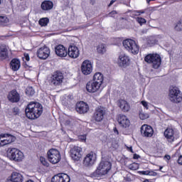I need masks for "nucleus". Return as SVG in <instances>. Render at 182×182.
I'll use <instances>...</instances> for the list:
<instances>
[{"mask_svg": "<svg viewBox=\"0 0 182 182\" xmlns=\"http://www.w3.org/2000/svg\"><path fill=\"white\" fill-rule=\"evenodd\" d=\"M26 95L28 97H32L34 95V89L32 87H27L26 88Z\"/></svg>", "mask_w": 182, "mask_h": 182, "instance_id": "nucleus-33", "label": "nucleus"}, {"mask_svg": "<svg viewBox=\"0 0 182 182\" xmlns=\"http://www.w3.org/2000/svg\"><path fill=\"white\" fill-rule=\"evenodd\" d=\"M39 161H41V164H42V165H43L44 166H50V164L46 160L44 157L41 156V158H39Z\"/></svg>", "mask_w": 182, "mask_h": 182, "instance_id": "nucleus-35", "label": "nucleus"}, {"mask_svg": "<svg viewBox=\"0 0 182 182\" xmlns=\"http://www.w3.org/2000/svg\"><path fill=\"white\" fill-rule=\"evenodd\" d=\"M26 117L31 120L38 119L43 112L42 105L37 102H31L25 109Z\"/></svg>", "mask_w": 182, "mask_h": 182, "instance_id": "nucleus-1", "label": "nucleus"}, {"mask_svg": "<svg viewBox=\"0 0 182 182\" xmlns=\"http://www.w3.org/2000/svg\"><path fill=\"white\" fill-rule=\"evenodd\" d=\"M10 66L12 69H19L21 68V60L18 58H13L10 63Z\"/></svg>", "mask_w": 182, "mask_h": 182, "instance_id": "nucleus-29", "label": "nucleus"}, {"mask_svg": "<svg viewBox=\"0 0 182 182\" xmlns=\"http://www.w3.org/2000/svg\"><path fill=\"white\" fill-rule=\"evenodd\" d=\"M178 164L182 166V156H178Z\"/></svg>", "mask_w": 182, "mask_h": 182, "instance_id": "nucleus-48", "label": "nucleus"}, {"mask_svg": "<svg viewBox=\"0 0 182 182\" xmlns=\"http://www.w3.org/2000/svg\"><path fill=\"white\" fill-rule=\"evenodd\" d=\"M112 164L109 161H101L98 164L97 168L93 172V176L101 177L109 173L111 170Z\"/></svg>", "mask_w": 182, "mask_h": 182, "instance_id": "nucleus-3", "label": "nucleus"}, {"mask_svg": "<svg viewBox=\"0 0 182 182\" xmlns=\"http://www.w3.org/2000/svg\"><path fill=\"white\" fill-rule=\"evenodd\" d=\"M114 2H116V0H112V1L109 2L108 6H109V7L112 6V4H114Z\"/></svg>", "mask_w": 182, "mask_h": 182, "instance_id": "nucleus-51", "label": "nucleus"}, {"mask_svg": "<svg viewBox=\"0 0 182 182\" xmlns=\"http://www.w3.org/2000/svg\"><path fill=\"white\" fill-rule=\"evenodd\" d=\"M106 116V108L102 106H98L95 109V112L92 114V121L95 123H101L104 121Z\"/></svg>", "mask_w": 182, "mask_h": 182, "instance_id": "nucleus-7", "label": "nucleus"}, {"mask_svg": "<svg viewBox=\"0 0 182 182\" xmlns=\"http://www.w3.org/2000/svg\"><path fill=\"white\" fill-rule=\"evenodd\" d=\"M41 8L42 11H50V9H53V1L45 0L41 3Z\"/></svg>", "mask_w": 182, "mask_h": 182, "instance_id": "nucleus-26", "label": "nucleus"}, {"mask_svg": "<svg viewBox=\"0 0 182 182\" xmlns=\"http://www.w3.org/2000/svg\"><path fill=\"white\" fill-rule=\"evenodd\" d=\"M96 153L91 151L88 154H87L86 156H85V159H83V165L86 167L92 166L93 164L96 162V160L97 159Z\"/></svg>", "mask_w": 182, "mask_h": 182, "instance_id": "nucleus-11", "label": "nucleus"}, {"mask_svg": "<svg viewBox=\"0 0 182 182\" xmlns=\"http://www.w3.org/2000/svg\"><path fill=\"white\" fill-rule=\"evenodd\" d=\"M117 122L119 127L122 128H127L130 127V120L124 114H119L117 116Z\"/></svg>", "mask_w": 182, "mask_h": 182, "instance_id": "nucleus-20", "label": "nucleus"}, {"mask_svg": "<svg viewBox=\"0 0 182 182\" xmlns=\"http://www.w3.org/2000/svg\"><path fill=\"white\" fill-rule=\"evenodd\" d=\"M20 1H23V0H20Z\"/></svg>", "mask_w": 182, "mask_h": 182, "instance_id": "nucleus-61", "label": "nucleus"}, {"mask_svg": "<svg viewBox=\"0 0 182 182\" xmlns=\"http://www.w3.org/2000/svg\"><path fill=\"white\" fill-rule=\"evenodd\" d=\"M109 16L112 18H114V15H117V11H112L109 14Z\"/></svg>", "mask_w": 182, "mask_h": 182, "instance_id": "nucleus-46", "label": "nucleus"}, {"mask_svg": "<svg viewBox=\"0 0 182 182\" xmlns=\"http://www.w3.org/2000/svg\"><path fill=\"white\" fill-rule=\"evenodd\" d=\"M146 1H147L148 3H150V2H151V1H153V0H146Z\"/></svg>", "mask_w": 182, "mask_h": 182, "instance_id": "nucleus-57", "label": "nucleus"}, {"mask_svg": "<svg viewBox=\"0 0 182 182\" xmlns=\"http://www.w3.org/2000/svg\"><path fill=\"white\" fill-rule=\"evenodd\" d=\"M139 117L141 120H146L147 118H149V116L147 115V114L140 113L139 114Z\"/></svg>", "mask_w": 182, "mask_h": 182, "instance_id": "nucleus-40", "label": "nucleus"}, {"mask_svg": "<svg viewBox=\"0 0 182 182\" xmlns=\"http://www.w3.org/2000/svg\"><path fill=\"white\" fill-rule=\"evenodd\" d=\"M9 22V18L6 16H0V25H6Z\"/></svg>", "mask_w": 182, "mask_h": 182, "instance_id": "nucleus-34", "label": "nucleus"}, {"mask_svg": "<svg viewBox=\"0 0 182 182\" xmlns=\"http://www.w3.org/2000/svg\"><path fill=\"white\" fill-rule=\"evenodd\" d=\"M23 56H24V58H25V60H26V62H29V60H30V59H31V58L29 57V54L25 53L23 54Z\"/></svg>", "mask_w": 182, "mask_h": 182, "instance_id": "nucleus-45", "label": "nucleus"}, {"mask_svg": "<svg viewBox=\"0 0 182 182\" xmlns=\"http://www.w3.org/2000/svg\"><path fill=\"white\" fill-rule=\"evenodd\" d=\"M38 23L40 26H48V23H49V18L47 17L42 18L39 20Z\"/></svg>", "mask_w": 182, "mask_h": 182, "instance_id": "nucleus-32", "label": "nucleus"}, {"mask_svg": "<svg viewBox=\"0 0 182 182\" xmlns=\"http://www.w3.org/2000/svg\"><path fill=\"white\" fill-rule=\"evenodd\" d=\"M141 135L146 138L152 137L154 135L153 127L148 124L141 126Z\"/></svg>", "mask_w": 182, "mask_h": 182, "instance_id": "nucleus-16", "label": "nucleus"}, {"mask_svg": "<svg viewBox=\"0 0 182 182\" xmlns=\"http://www.w3.org/2000/svg\"><path fill=\"white\" fill-rule=\"evenodd\" d=\"M23 181V177L22 175L17 172H13L11 176L10 182H22Z\"/></svg>", "mask_w": 182, "mask_h": 182, "instance_id": "nucleus-27", "label": "nucleus"}, {"mask_svg": "<svg viewBox=\"0 0 182 182\" xmlns=\"http://www.w3.org/2000/svg\"><path fill=\"white\" fill-rule=\"evenodd\" d=\"M71 159L75 161H78L82 158V149L79 146H73L70 150Z\"/></svg>", "mask_w": 182, "mask_h": 182, "instance_id": "nucleus-14", "label": "nucleus"}, {"mask_svg": "<svg viewBox=\"0 0 182 182\" xmlns=\"http://www.w3.org/2000/svg\"><path fill=\"white\" fill-rule=\"evenodd\" d=\"M118 106L119 107V109H121V111H122V112L124 113L130 112V104L125 100H119Z\"/></svg>", "mask_w": 182, "mask_h": 182, "instance_id": "nucleus-23", "label": "nucleus"}, {"mask_svg": "<svg viewBox=\"0 0 182 182\" xmlns=\"http://www.w3.org/2000/svg\"><path fill=\"white\" fill-rule=\"evenodd\" d=\"M164 136L166 139H168V141L170 143L174 142V129L171 128H168L165 129V132H164Z\"/></svg>", "mask_w": 182, "mask_h": 182, "instance_id": "nucleus-24", "label": "nucleus"}, {"mask_svg": "<svg viewBox=\"0 0 182 182\" xmlns=\"http://www.w3.org/2000/svg\"><path fill=\"white\" fill-rule=\"evenodd\" d=\"M8 156L11 161L21 162L23 160V153L16 148H11L8 149Z\"/></svg>", "mask_w": 182, "mask_h": 182, "instance_id": "nucleus-8", "label": "nucleus"}, {"mask_svg": "<svg viewBox=\"0 0 182 182\" xmlns=\"http://www.w3.org/2000/svg\"><path fill=\"white\" fill-rule=\"evenodd\" d=\"M102 84L103 82H92V81H88L86 84V90L88 93H96L99 91Z\"/></svg>", "mask_w": 182, "mask_h": 182, "instance_id": "nucleus-13", "label": "nucleus"}, {"mask_svg": "<svg viewBox=\"0 0 182 182\" xmlns=\"http://www.w3.org/2000/svg\"><path fill=\"white\" fill-rule=\"evenodd\" d=\"M47 157L50 164H57L60 161V151L57 150L56 149H50L47 152Z\"/></svg>", "mask_w": 182, "mask_h": 182, "instance_id": "nucleus-9", "label": "nucleus"}, {"mask_svg": "<svg viewBox=\"0 0 182 182\" xmlns=\"http://www.w3.org/2000/svg\"><path fill=\"white\" fill-rule=\"evenodd\" d=\"M124 181L125 182H132V175L131 173H127L125 177H124Z\"/></svg>", "mask_w": 182, "mask_h": 182, "instance_id": "nucleus-38", "label": "nucleus"}, {"mask_svg": "<svg viewBox=\"0 0 182 182\" xmlns=\"http://www.w3.org/2000/svg\"><path fill=\"white\" fill-rule=\"evenodd\" d=\"M81 69H93V63L89 60H85L81 65Z\"/></svg>", "mask_w": 182, "mask_h": 182, "instance_id": "nucleus-30", "label": "nucleus"}, {"mask_svg": "<svg viewBox=\"0 0 182 182\" xmlns=\"http://www.w3.org/2000/svg\"><path fill=\"white\" fill-rule=\"evenodd\" d=\"M67 55H68V56L73 59L79 58V55H80L79 48H77V46H76L75 44H70L68 47Z\"/></svg>", "mask_w": 182, "mask_h": 182, "instance_id": "nucleus-15", "label": "nucleus"}, {"mask_svg": "<svg viewBox=\"0 0 182 182\" xmlns=\"http://www.w3.org/2000/svg\"><path fill=\"white\" fill-rule=\"evenodd\" d=\"M148 45H149V46H153L154 45H156V40L154 39H149L147 41Z\"/></svg>", "mask_w": 182, "mask_h": 182, "instance_id": "nucleus-43", "label": "nucleus"}, {"mask_svg": "<svg viewBox=\"0 0 182 182\" xmlns=\"http://www.w3.org/2000/svg\"><path fill=\"white\" fill-rule=\"evenodd\" d=\"M71 181L70 176L65 173H58L52 177L51 182H70Z\"/></svg>", "mask_w": 182, "mask_h": 182, "instance_id": "nucleus-21", "label": "nucleus"}, {"mask_svg": "<svg viewBox=\"0 0 182 182\" xmlns=\"http://www.w3.org/2000/svg\"><path fill=\"white\" fill-rule=\"evenodd\" d=\"M81 73L83 75H88L92 73V70L82 69L81 70Z\"/></svg>", "mask_w": 182, "mask_h": 182, "instance_id": "nucleus-39", "label": "nucleus"}, {"mask_svg": "<svg viewBox=\"0 0 182 182\" xmlns=\"http://www.w3.org/2000/svg\"><path fill=\"white\" fill-rule=\"evenodd\" d=\"M7 100L11 103H18L21 100V96L16 90H11L7 95Z\"/></svg>", "mask_w": 182, "mask_h": 182, "instance_id": "nucleus-18", "label": "nucleus"}, {"mask_svg": "<svg viewBox=\"0 0 182 182\" xmlns=\"http://www.w3.org/2000/svg\"><path fill=\"white\" fill-rule=\"evenodd\" d=\"M144 182H149V180H145V181Z\"/></svg>", "mask_w": 182, "mask_h": 182, "instance_id": "nucleus-60", "label": "nucleus"}, {"mask_svg": "<svg viewBox=\"0 0 182 182\" xmlns=\"http://www.w3.org/2000/svg\"><path fill=\"white\" fill-rule=\"evenodd\" d=\"M63 73L60 70H55V73L50 75L48 77V83L50 86H60L63 82Z\"/></svg>", "mask_w": 182, "mask_h": 182, "instance_id": "nucleus-6", "label": "nucleus"}, {"mask_svg": "<svg viewBox=\"0 0 182 182\" xmlns=\"http://www.w3.org/2000/svg\"><path fill=\"white\" fill-rule=\"evenodd\" d=\"M55 52L57 56L60 58H66L68 56V48L62 44L55 47Z\"/></svg>", "mask_w": 182, "mask_h": 182, "instance_id": "nucleus-22", "label": "nucleus"}, {"mask_svg": "<svg viewBox=\"0 0 182 182\" xmlns=\"http://www.w3.org/2000/svg\"><path fill=\"white\" fill-rule=\"evenodd\" d=\"M140 173L144 176H151V172L150 171H141Z\"/></svg>", "mask_w": 182, "mask_h": 182, "instance_id": "nucleus-42", "label": "nucleus"}, {"mask_svg": "<svg viewBox=\"0 0 182 182\" xmlns=\"http://www.w3.org/2000/svg\"><path fill=\"white\" fill-rule=\"evenodd\" d=\"M80 139H81L82 141H85L86 140V136H85V135L80 136Z\"/></svg>", "mask_w": 182, "mask_h": 182, "instance_id": "nucleus-50", "label": "nucleus"}, {"mask_svg": "<svg viewBox=\"0 0 182 182\" xmlns=\"http://www.w3.org/2000/svg\"><path fill=\"white\" fill-rule=\"evenodd\" d=\"M1 4H2V0H0V5H1Z\"/></svg>", "mask_w": 182, "mask_h": 182, "instance_id": "nucleus-58", "label": "nucleus"}, {"mask_svg": "<svg viewBox=\"0 0 182 182\" xmlns=\"http://www.w3.org/2000/svg\"><path fill=\"white\" fill-rule=\"evenodd\" d=\"M9 58L8 48L6 45L0 46V60H5Z\"/></svg>", "mask_w": 182, "mask_h": 182, "instance_id": "nucleus-25", "label": "nucleus"}, {"mask_svg": "<svg viewBox=\"0 0 182 182\" xmlns=\"http://www.w3.org/2000/svg\"><path fill=\"white\" fill-rule=\"evenodd\" d=\"M165 159H166V160L169 161L171 158L168 155H165Z\"/></svg>", "mask_w": 182, "mask_h": 182, "instance_id": "nucleus-55", "label": "nucleus"}, {"mask_svg": "<svg viewBox=\"0 0 182 182\" xmlns=\"http://www.w3.org/2000/svg\"><path fill=\"white\" fill-rule=\"evenodd\" d=\"M114 133L119 135V131L117 130V128L116 127L114 128Z\"/></svg>", "mask_w": 182, "mask_h": 182, "instance_id": "nucleus-54", "label": "nucleus"}, {"mask_svg": "<svg viewBox=\"0 0 182 182\" xmlns=\"http://www.w3.org/2000/svg\"><path fill=\"white\" fill-rule=\"evenodd\" d=\"M92 82L96 83H104V75L101 73H96L93 75Z\"/></svg>", "mask_w": 182, "mask_h": 182, "instance_id": "nucleus-28", "label": "nucleus"}, {"mask_svg": "<svg viewBox=\"0 0 182 182\" xmlns=\"http://www.w3.org/2000/svg\"><path fill=\"white\" fill-rule=\"evenodd\" d=\"M11 112L13 113V115H18V114H19V109L17 107H13Z\"/></svg>", "mask_w": 182, "mask_h": 182, "instance_id": "nucleus-41", "label": "nucleus"}, {"mask_svg": "<svg viewBox=\"0 0 182 182\" xmlns=\"http://www.w3.org/2000/svg\"><path fill=\"white\" fill-rule=\"evenodd\" d=\"M90 109L87 103L80 101L77 102L76 104V111L80 114H83L85 113H87L88 110Z\"/></svg>", "mask_w": 182, "mask_h": 182, "instance_id": "nucleus-19", "label": "nucleus"}, {"mask_svg": "<svg viewBox=\"0 0 182 182\" xmlns=\"http://www.w3.org/2000/svg\"><path fill=\"white\" fill-rule=\"evenodd\" d=\"M144 61L151 65L153 69H159L161 66V56L157 53H149L144 58Z\"/></svg>", "mask_w": 182, "mask_h": 182, "instance_id": "nucleus-2", "label": "nucleus"}, {"mask_svg": "<svg viewBox=\"0 0 182 182\" xmlns=\"http://www.w3.org/2000/svg\"><path fill=\"white\" fill-rule=\"evenodd\" d=\"M97 51L100 55H104V53H106V45L103 43L99 44L97 47Z\"/></svg>", "mask_w": 182, "mask_h": 182, "instance_id": "nucleus-31", "label": "nucleus"}, {"mask_svg": "<svg viewBox=\"0 0 182 182\" xmlns=\"http://www.w3.org/2000/svg\"><path fill=\"white\" fill-rule=\"evenodd\" d=\"M27 182H34L33 180H28Z\"/></svg>", "mask_w": 182, "mask_h": 182, "instance_id": "nucleus-56", "label": "nucleus"}, {"mask_svg": "<svg viewBox=\"0 0 182 182\" xmlns=\"http://www.w3.org/2000/svg\"><path fill=\"white\" fill-rule=\"evenodd\" d=\"M122 45L128 52H131L133 55H137L140 50V47L133 39L128 38L124 40Z\"/></svg>", "mask_w": 182, "mask_h": 182, "instance_id": "nucleus-5", "label": "nucleus"}, {"mask_svg": "<svg viewBox=\"0 0 182 182\" xmlns=\"http://www.w3.org/2000/svg\"><path fill=\"white\" fill-rule=\"evenodd\" d=\"M14 141V137L8 134L0 135V146H4Z\"/></svg>", "mask_w": 182, "mask_h": 182, "instance_id": "nucleus-17", "label": "nucleus"}, {"mask_svg": "<svg viewBox=\"0 0 182 182\" xmlns=\"http://www.w3.org/2000/svg\"><path fill=\"white\" fill-rule=\"evenodd\" d=\"M90 4L91 5H95V4H96V0H90Z\"/></svg>", "mask_w": 182, "mask_h": 182, "instance_id": "nucleus-53", "label": "nucleus"}, {"mask_svg": "<svg viewBox=\"0 0 182 182\" xmlns=\"http://www.w3.org/2000/svg\"><path fill=\"white\" fill-rule=\"evenodd\" d=\"M139 158H140L139 155H138L137 154H134V156H133L134 160H137Z\"/></svg>", "mask_w": 182, "mask_h": 182, "instance_id": "nucleus-49", "label": "nucleus"}, {"mask_svg": "<svg viewBox=\"0 0 182 182\" xmlns=\"http://www.w3.org/2000/svg\"><path fill=\"white\" fill-rule=\"evenodd\" d=\"M131 60L130 57L127 54H119L117 58V65L119 68H127L130 66Z\"/></svg>", "mask_w": 182, "mask_h": 182, "instance_id": "nucleus-10", "label": "nucleus"}, {"mask_svg": "<svg viewBox=\"0 0 182 182\" xmlns=\"http://www.w3.org/2000/svg\"><path fill=\"white\" fill-rule=\"evenodd\" d=\"M141 105H142V106H144V107H145V108H146V109H148V107H147V102H146V101H142V102H141Z\"/></svg>", "mask_w": 182, "mask_h": 182, "instance_id": "nucleus-47", "label": "nucleus"}, {"mask_svg": "<svg viewBox=\"0 0 182 182\" xmlns=\"http://www.w3.org/2000/svg\"><path fill=\"white\" fill-rule=\"evenodd\" d=\"M175 31L180 32L182 31V20H180L175 26Z\"/></svg>", "mask_w": 182, "mask_h": 182, "instance_id": "nucleus-37", "label": "nucleus"}, {"mask_svg": "<svg viewBox=\"0 0 182 182\" xmlns=\"http://www.w3.org/2000/svg\"><path fill=\"white\" fill-rule=\"evenodd\" d=\"M168 100L173 103H180L182 102V94L178 87L171 86L168 90Z\"/></svg>", "mask_w": 182, "mask_h": 182, "instance_id": "nucleus-4", "label": "nucleus"}, {"mask_svg": "<svg viewBox=\"0 0 182 182\" xmlns=\"http://www.w3.org/2000/svg\"><path fill=\"white\" fill-rule=\"evenodd\" d=\"M49 56H50V48H49V47L46 46V45H45L43 47L38 49L37 57L39 59L46 60V59H48V58H49Z\"/></svg>", "mask_w": 182, "mask_h": 182, "instance_id": "nucleus-12", "label": "nucleus"}, {"mask_svg": "<svg viewBox=\"0 0 182 182\" xmlns=\"http://www.w3.org/2000/svg\"><path fill=\"white\" fill-rule=\"evenodd\" d=\"M127 151L131 153H134V151L132 150V146L127 147Z\"/></svg>", "mask_w": 182, "mask_h": 182, "instance_id": "nucleus-52", "label": "nucleus"}, {"mask_svg": "<svg viewBox=\"0 0 182 182\" xmlns=\"http://www.w3.org/2000/svg\"><path fill=\"white\" fill-rule=\"evenodd\" d=\"M137 164H131L130 166H129V168L131 169V170H132V171H135V170H136L137 169Z\"/></svg>", "mask_w": 182, "mask_h": 182, "instance_id": "nucleus-44", "label": "nucleus"}, {"mask_svg": "<svg viewBox=\"0 0 182 182\" xmlns=\"http://www.w3.org/2000/svg\"><path fill=\"white\" fill-rule=\"evenodd\" d=\"M13 71H14V72H16V71H17L18 70H12Z\"/></svg>", "mask_w": 182, "mask_h": 182, "instance_id": "nucleus-59", "label": "nucleus"}, {"mask_svg": "<svg viewBox=\"0 0 182 182\" xmlns=\"http://www.w3.org/2000/svg\"><path fill=\"white\" fill-rule=\"evenodd\" d=\"M136 21L138 23H139V25H141H141H144V23H146V22H147L146 19L143 17H136Z\"/></svg>", "mask_w": 182, "mask_h": 182, "instance_id": "nucleus-36", "label": "nucleus"}]
</instances>
